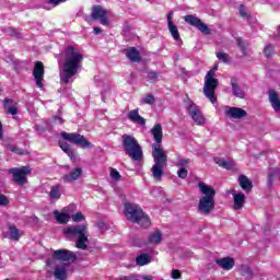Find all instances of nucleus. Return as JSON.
Here are the masks:
<instances>
[{"instance_id": "nucleus-3", "label": "nucleus", "mask_w": 280, "mask_h": 280, "mask_svg": "<svg viewBox=\"0 0 280 280\" xmlns=\"http://www.w3.org/2000/svg\"><path fill=\"white\" fill-rule=\"evenodd\" d=\"M199 191L203 195L199 199L198 211L203 215H209L215 209V189L205 182L198 183Z\"/></svg>"}, {"instance_id": "nucleus-26", "label": "nucleus", "mask_w": 280, "mask_h": 280, "mask_svg": "<svg viewBox=\"0 0 280 280\" xmlns=\"http://www.w3.org/2000/svg\"><path fill=\"white\" fill-rule=\"evenodd\" d=\"M49 196L51 200H60V197L62 196V185L57 184L52 186Z\"/></svg>"}, {"instance_id": "nucleus-55", "label": "nucleus", "mask_w": 280, "mask_h": 280, "mask_svg": "<svg viewBox=\"0 0 280 280\" xmlns=\"http://www.w3.org/2000/svg\"><path fill=\"white\" fill-rule=\"evenodd\" d=\"M68 209H75V205H70L68 208H66V211H68Z\"/></svg>"}, {"instance_id": "nucleus-40", "label": "nucleus", "mask_w": 280, "mask_h": 280, "mask_svg": "<svg viewBox=\"0 0 280 280\" xmlns=\"http://www.w3.org/2000/svg\"><path fill=\"white\" fill-rule=\"evenodd\" d=\"M236 43H237L243 56H246V43H244L241 38L236 39Z\"/></svg>"}, {"instance_id": "nucleus-13", "label": "nucleus", "mask_w": 280, "mask_h": 280, "mask_svg": "<svg viewBox=\"0 0 280 280\" xmlns=\"http://www.w3.org/2000/svg\"><path fill=\"white\" fill-rule=\"evenodd\" d=\"M55 259H58L59 261H71V260L75 259V254H73V252L67 250V249L55 250L52 254V259H48L46 261L47 266H51V264H54Z\"/></svg>"}, {"instance_id": "nucleus-6", "label": "nucleus", "mask_w": 280, "mask_h": 280, "mask_svg": "<svg viewBox=\"0 0 280 280\" xmlns=\"http://www.w3.org/2000/svg\"><path fill=\"white\" fill-rule=\"evenodd\" d=\"M218 71V67H214L205 77V85H203V94L211 102V104H215L218 102V97L215 96V89H218V79H215V72Z\"/></svg>"}, {"instance_id": "nucleus-27", "label": "nucleus", "mask_w": 280, "mask_h": 280, "mask_svg": "<svg viewBox=\"0 0 280 280\" xmlns=\"http://www.w3.org/2000/svg\"><path fill=\"white\" fill-rule=\"evenodd\" d=\"M161 242H163V234L161 231L156 230L149 235V244L158 245L161 244Z\"/></svg>"}, {"instance_id": "nucleus-8", "label": "nucleus", "mask_w": 280, "mask_h": 280, "mask_svg": "<svg viewBox=\"0 0 280 280\" xmlns=\"http://www.w3.org/2000/svg\"><path fill=\"white\" fill-rule=\"evenodd\" d=\"M186 109L196 126H205V124H207V118H205V115L200 110V107L196 105V103L189 101L187 103Z\"/></svg>"}, {"instance_id": "nucleus-34", "label": "nucleus", "mask_w": 280, "mask_h": 280, "mask_svg": "<svg viewBox=\"0 0 280 280\" xmlns=\"http://www.w3.org/2000/svg\"><path fill=\"white\" fill-rule=\"evenodd\" d=\"M102 100L103 102H106L108 97L110 96V85L107 83H103V90L101 91Z\"/></svg>"}, {"instance_id": "nucleus-23", "label": "nucleus", "mask_w": 280, "mask_h": 280, "mask_svg": "<svg viewBox=\"0 0 280 280\" xmlns=\"http://www.w3.org/2000/svg\"><path fill=\"white\" fill-rule=\"evenodd\" d=\"M4 109L8 110L9 115H18L19 107H16V102L12 98H5L3 101Z\"/></svg>"}, {"instance_id": "nucleus-52", "label": "nucleus", "mask_w": 280, "mask_h": 280, "mask_svg": "<svg viewBox=\"0 0 280 280\" xmlns=\"http://www.w3.org/2000/svg\"><path fill=\"white\" fill-rule=\"evenodd\" d=\"M55 124H65V120L60 117H55Z\"/></svg>"}, {"instance_id": "nucleus-39", "label": "nucleus", "mask_w": 280, "mask_h": 280, "mask_svg": "<svg viewBox=\"0 0 280 280\" xmlns=\"http://www.w3.org/2000/svg\"><path fill=\"white\" fill-rule=\"evenodd\" d=\"M264 52L267 58H270V56H272L275 52V47L272 45H267L265 46Z\"/></svg>"}, {"instance_id": "nucleus-41", "label": "nucleus", "mask_w": 280, "mask_h": 280, "mask_svg": "<svg viewBox=\"0 0 280 280\" xmlns=\"http://www.w3.org/2000/svg\"><path fill=\"white\" fill-rule=\"evenodd\" d=\"M110 178H113V180H120L121 175L118 173V171L116 168H112L110 170Z\"/></svg>"}, {"instance_id": "nucleus-50", "label": "nucleus", "mask_w": 280, "mask_h": 280, "mask_svg": "<svg viewBox=\"0 0 280 280\" xmlns=\"http://www.w3.org/2000/svg\"><path fill=\"white\" fill-rule=\"evenodd\" d=\"M65 1L67 0H50V3H52V5H60V3H65Z\"/></svg>"}, {"instance_id": "nucleus-46", "label": "nucleus", "mask_w": 280, "mask_h": 280, "mask_svg": "<svg viewBox=\"0 0 280 280\" xmlns=\"http://www.w3.org/2000/svg\"><path fill=\"white\" fill-rule=\"evenodd\" d=\"M9 150L15 154H23V151L18 147H9Z\"/></svg>"}, {"instance_id": "nucleus-47", "label": "nucleus", "mask_w": 280, "mask_h": 280, "mask_svg": "<svg viewBox=\"0 0 280 280\" xmlns=\"http://www.w3.org/2000/svg\"><path fill=\"white\" fill-rule=\"evenodd\" d=\"M172 279H180V271L178 269L172 271Z\"/></svg>"}, {"instance_id": "nucleus-2", "label": "nucleus", "mask_w": 280, "mask_h": 280, "mask_svg": "<svg viewBox=\"0 0 280 280\" xmlns=\"http://www.w3.org/2000/svg\"><path fill=\"white\" fill-rule=\"evenodd\" d=\"M63 58L65 62L60 80L62 84H71V82H73V75L82 68L84 56H82V52H80L78 48L69 46L63 52Z\"/></svg>"}, {"instance_id": "nucleus-16", "label": "nucleus", "mask_w": 280, "mask_h": 280, "mask_svg": "<svg viewBox=\"0 0 280 280\" xmlns=\"http://www.w3.org/2000/svg\"><path fill=\"white\" fill-rule=\"evenodd\" d=\"M268 101L275 113H280V95L276 90L268 91Z\"/></svg>"}, {"instance_id": "nucleus-37", "label": "nucleus", "mask_w": 280, "mask_h": 280, "mask_svg": "<svg viewBox=\"0 0 280 280\" xmlns=\"http://www.w3.org/2000/svg\"><path fill=\"white\" fill-rule=\"evenodd\" d=\"M217 58L220 62H224L225 65L229 62V54L219 51L217 52Z\"/></svg>"}, {"instance_id": "nucleus-24", "label": "nucleus", "mask_w": 280, "mask_h": 280, "mask_svg": "<svg viewBox=\"0 0 280 280\" xmlns=\"http://www.w3.org/2000/svg\"><path fill=\"white\" fill-rule=\"evenodd\" d=\"M125 54H126V57L128 58V60H130L131 62H139V60H141L139 50H137V48H135V47H129V48L125 49Z\"/></svg>"}, {"instance_id": "nucleus-22", "label": "nucleus", "mask_w": 280, "mask_h": 280, "mask_svg": "<svg viewBox=\"0 0 280 280\" xmlns=\"http://www.w3.org/2000/svg\"><path fill=\"white\" fill-rule=\"evenodd\" d=\"M238 185L241 189L246 191V194L253 191V182H250L245 175L238 176Z\"/></svg>"}, {"instance_id": "nucleus-44", "label": "nucleus", "mask_w": 280, "mask_h": 280, "mask_svg": "<svg viewBox=\"0 0 280 280\" xmlns=\"http://www.w3.org/2000/svg\"><path fill=\"white\" fill-rule=\"evenodd\" d=\"M190 161L187 159H178L177 165L178 167H186V165H189Z\"/></svg>"}, {"instance_id": "nucleus-28", "label": "nucleus", "mask_w": 280, "mask_h": 280, "mask_svg": "<svg viewBox=\"0 0 280 280\" xmlns=\"http://www.w3.org/2000/svg\"><path fill=\"white\" fill-rule=\"evenodd\" d=\"M54 215L59 224H67V222L71 220V215L69 213L58 212V210L54 211Z\"/></svg>"}, {"instance_id": "nucleus-7", "label": "nucleus", "mask_w": 280, "mask_h": 280, "mask_svg": "<svg viewBox=\"0 0 280 280\" xmlns=\"http://www.w3.org/2000/svg\"><path fill=\"white\" fill-rule=\"evenodd\" d=\"M66 235H78V240L75 243L77 248L81 250H86V243L89 242V237L86 236V225H75L70 226L65 230Z\"/></svg>"}, {"instance_id": "nucleus-19", "label": "nucleus", "mask_w": 280, "mask_h": 280, "mask_svg": "<svg viewBox=\"0 0 280 280\" xmlns=\"http://www.w3.org/2000/svg\"><path fill=\"white\" fill-rule=\"evenodd\" d=\"M217 264L222 270H233L235 267V260L231 257L217 259Z\"/></svg>"}, {"instance_id": "nucleus-32", "label": "nucleus", "mask_w": 280, "mask_h": 280, "mask_svg": "<svg viewBox=\"0 0 280 280\" xmlns=\"http://www.w3.org/2000/svg\"><path fill=\"white\" fill-rule=\"evenodd\" d=\"M59 147L61 148L62 151L68 154L69 158L74 159L75 154L73 153V150H71V145L65 141H59Z\"/></svg>"}, {"instance_id": "nucleus-36", "label": "nucleus", "mask_w": 280, "mask_h": 280, "mask_svg": "<svg viewBox=\"0 0 280 280\" xmlns=\"http://www.w3.org/2000/svg\"><path fill=\"white\" fill-rule=\"evenodd\" d=\"M147 80L154 84V82H159V73L156 71H149L147 74Z\"/></svg>"}, {"instance_id": "nucleus-35", "label": "nucleus", "mask_w": 280, "mask_h": 280, "mask_svg": "<svg viewBox=\"0 0 280 280\" xmlns=\"http://www.w3.org/2000/svg\"><path fill=\"white\" fill-rule=\"evenodd\" d=\"M156 98L154 97V95L152 94H145L141 100H140V104H149L150 106H152V104H155Z\"/></svg>"}, {"instance_id": "nucleus-53", "label": "nucleus", "mask_w": 280, "mask_h": 280, "mask_svg": "<svg viewBox=\"0 0 280 280\" xmlns=\"http://www.w3.org/2000/svg\"><path fill=\"white\" fill-rule=\"evenodd\" d=\"M94 34H102V28L101 27H94L93 30Z\"/></svg>"}, {"instance_id": "nucleus-9", "label": "nucleus", "mask_w": 280, "mask_h": 280, "mask_svg": "<svg viewBox=\"0 0 280 280\" xmlns=\"http://www.w3.org/2000/svg\"><path fill=\"white\" fill-rule=\"evenodd\" d=\"M61 137L69 141L70 143H73L74 145H79L80 148L86 149L91 148V142L84 138V136L80 133H68V132H61Z\"/></svg>"}, {"instance_id": "nucleus-18", "label": "nucleus", "mask_w": 280, "mask_h": 280, "mask_svg": "<svg viewBox=\"0 0 280 280\" xmlns=\"http://www.w3.org/2000/svg\"><path fill=\"white\" fill-rule=\"evenodd\" d=\"M233 209L234 211H241V209H244V205L246 203V195L242 192H234L233 194Z\"/></svg>"}, {"instance_id": "nucleus-11", "label": "nucleus", "mask_w": 280, "mask_h": 280, "mask_svg": "<svg viewBox=\"0 0 280 280\" xmlns=\"http://www.w3.org/2000/svg\"><path fill=\"white\" fill-rule=\"evenodd\" d=\"M31 172L32 171L26 166L9 170V174H12L14 183L21 187H23V185H27V174Z\"/></svg>"}, {"instance_id": "nucleus-25", "label": "nucleus", "mask_w": 280, "mask_h": 280, "mask_svg": "<svg viewBox=\"0 0 280 280\" xmlns=\"http://www.w3.org/2000/svg\"><path fill=\"white\" fill-rule=\"evenodd\" d=\"M232 93L234 97H238L240 100H244L246 97V92L240 86V84L235 83V81H231Z\"/></svg>"}, {"instance_id": "nucleus-15", "label": "nucleus", "mask_w": 280, "mask_h": 280, "mask_svg": "<svg viewBox=\"0 0 280 280\" xmlns=\"http://www.w3.org/2000/svg\"><path fill=\"white\" fill-rule=\"evenodd\" d=\"M224 115H226V117H231L232 119H243V117H246L248 114L246 110L240 107L225 106Z\"/></svg>"}, {"instance_id": "nucleus-33", "label": "nucleus", "mask_w": 280, "mask_h": 280, "mask_svg": "<svg viewBox=\"0 0 280 280\" xmlns=\"http://www.w3.org/2000/svg\"><path fill=\"white\" fill-rule=\"evenodd\" d=\"M168 32L171 33L174 40H180V33L178 32V27H176L174 23H171L168 25Z\"/></svg>"}, {"instance_id": "nucleus-48", "label": "nucleus", "mask_w": 280, "mask_h": 280, "mask_svg": "<svg viewBox=\"0 0 280 280\" xmlns=\"http://www.w3.org/2000/svg\"><path fill=\"white\" fill-rule=\"evenodd\" d=\"M243 272H244L243 273L244 277H252L253 276V270H250V268H248V267H245Z\"/></svg>"}, {"instance_id": "nucleus-14", "label": "nucleus", "mask_w": 280, "mask_h": 280, "mask_svg": "<svg viewBox=\"0 0 280 280\" xmlns=\"http://www.w3.org/2000/svg\"><path fill=\"white\" fill-rule=\"evenodd\" d=\"M45 77V66L43 61H36L33 70V78L35 80V84L38 89H43V78Z\"/></svg>"}, {"instance_id": "nucleus-49", "label": "nucleus", "mask_w": 280, "mask_h": 280, "mask_svg": "<svg viewBox=\"0 0 280 280\" xmlns=\"http://www.w3.org/2000/svg\"><path fill=\"white\" fill-rule=\"evenodd\" d=\"M9 32L10 36H14V38H21V34H19L16 30L11 28Z\"/></svg>"}, {"instance_id": "nucleus-29", "label": "nucleus", "mask_w": 280, "mask_h": 280, "mask_svg": "<svg viewBox=\"0 0 280 280\" xmlns=\"http://www.w3.org/2000/svg\"><path fill=\"white\" fill-rule=\"evenodd\" d=\"M214 163L224 170H233L235 167V162L233 161H225L224 159L215 158Z\"/></svg>"}, {"instance_id": "nucleus-21", "label": "nucleus", "mask_w": 280, "mask_h": 280, "mask_svg": "<svg viewBox=\"0 0 280 280\" xmlns=\"http://www.w3.org/2000/svg\"><path fill=\"white\" fill-rule=\"evenodd\" d=\"M67 268H68L67 264H62L60 266H57L55 268V271H54L55 279H57V280H67L68 279Z\"/></svg>"}, {"instance_id": "nucleus-56", "label": "nucleus", "mask_w": 280, "mask_h": 280, "mask_svg": "<svg viewBox=\"0 0 280 280\" xmlns=\"http://www.w3.org/2000/svg\"><path fill=\"white\" fill-rule=\"evenodd\" d=\"M143 279H144V280H152V277H150V276H144Z\"/></svg>"}, {"instance_id": "nucleus-1", "label": "nucleus", "mask_w": 280, "mask_h": 280, "mask_svg": "<svg viewBox=\"0 0 280 280\" xmlns=\"http://www.w3.org/2000/svg\"><path fill=\"white\" fill-rule=\"evenodd\" d=\"M151 135L155 143L152 144V156L154 165L151 168L154 180H161L163 178V170L167 167V153L161 147L163 143V127L161 124L155 125L151 129Z\"/></svg>"}, {"instance_id": "nucleus-45", "label": "nucleus", "mask_w": 280, "mask_h": 280, "mask_svg": "<svg viewBox=\"0 0 280 280\" xmlns=\"http://www.w3.org/2000/svg\"><path fill=\"white\" fill-rule=\"evenodd\" d=\"M9 202L10 200H8V197L0 192V206L5 207V205H9Z\"/></svg>"}, {"instance_id": "nucleus-30", "label": "nucleus", "mask_w": 280, "mask_h": 280, "mask_svg": "<svg viewBox=\"0 0 280 280\" xmlns=\"http://www.w3.org/2000/svg\"><path fill=\"white\" fill-rule=\"evenodd\" d=\"M9 234L11 240H14V242H19V240L23 237V231L19 230L14 225L9 226Z\"/></svg>"}, {"instance_id": "nucleus-38", "label": "nucleus", "mask_w": 280, "mask_h": 280, "mask_svg": "<svg viewBox=\"0 0 280 280\" xmlns=\"http://www.w3.org/2000/svg\"><path fill=\"white\" fill-rule=\"evenodd\" d=\"M240 15L242 16V19H245L246 21H250V15L248 14V12H246V9L244 8L243 4L240 5Z\"/></svg>"}, {"instance_id": "nucleus-4", "label": "nucleus", "mask_w": 280, "mask_h": 280, "mask_svg": "<svg viewBox=\"0 0 280 280\" xmlns=\"http://www.w3.org/2000/svg\"><path fill=\"white\" fill-rule=\"evenodd\" d=\"M125 215L129 222H135V224H140L148 229L150 226V217H148L141 207L135 203H125Z\"/></svg>"}, {"instance_id": "nucleus-43", "label": "nucleus", "mask_w": 280, "mask_h": 280, "mask_svg": "<svg viewBox=\"0 0 280 280\" xmlns=\"http://www.w3.org/2000/svg\"><path fill=\"white\" fill-rule=\"evenodd\" d=\"M188 171L185 167H179L177 172L178 178H187Z\"/></svg>"}, {"instance_id": "nucleus-54", "label": "nucleus", "mask_w": 280, "mask_h": 280, "mask_svg": "<svg viewBox=\"0 0 280 280\" xmlns=\"http://www.w3.org/2000/svg\"><path fill=\"white\" fill-rule=\"evenodd\" d=\"M0 139H3V125L0 122Z\"/></svg>"}, {"instance_id": "nucleus-12", "label": "nucleus", "mask_w": 280, "mask_h": 280, "mask_svg": "<svg viewBox=\"0 0 280 280\" xmlns=\"http://www.w3.org/2000/svg\"><path fill=\"white\" fill-rule=\"evenodd\" d=\"M91 16L94 21H100L101 25H110V22L108 21V11L102 8V5H94L92 8Z\"/></svg>"}, {"instance_id": "nucleus-17", "label": "nucleus", "mask_w": 280, "mask_h": 280, "mask_svg": "<svg viewBox=\"0 0 280 280\" xmlns=\"http://www.w3.org/2000/svg\"><path fill=\"white\" fill-rule=\"evenodd\" d=\"M127 119L132 121V124H137V126H145V118L139 115V108L132 109L127 114Z\"/></svg>"}, {"instance_id": "nucleus-31", "label": "nucleus", "mask_w": 280, "mask_h": 280, "mask_svg": "<svg viewBox=\"0 0 280 280\" xmlns=\"http://www.w3.org/2000/svg\"><path fill=\"white\" fill-rule=\"evenodd\" d=\"M150 261H152V258L148 254H140L136 258L137 266H148V264H150Z\"/></svg>"}, {"instance_id": "nucleus-42", "label": "nucleus", "mask_w": 280, "mask_h": 280, "mask_svg": "<svg viewBox=\"0 0 280 280\" xmlns=\"http://www.w3.org/2000/svg\"><path fill=\"white\" fill-rule=\"evenodd\" d=\"M71 219L73 222H82V220H84V214H82V212H77L75 214H72Z\"/></svg>"}, {"instance_id": "nucleus-10", "label": "nucleus", "mask_w": 280, "mask_h": 280, "mask_svg": "<svg viewBox=\"0 0 280 280\" xmlns=\"http://www.w3.org/2000/svg\"><path fill=\"white\" fill-rule=\"evenodd\" d=\"M184 21L185 23H188V25H191L192 27L199 30L201 34H206V36H209V34H211L209 26L196 15L188 14L184 16Z\"/></svg>"}, {"instance_id": "nucleus-51", "label": "nucleus", "mask_w": 280, "mask_h": 280, "mask_svg": "<svg viewBox=\"0 0 280 280\" xmlns=\"http://www.w3.org/2000/svg\"><path fill=\"white\" fill-rule=\"evenodd\" d=\"M174 15V12H170L168 14H167V23H168V25H172V23H174L173 21H172V16Z\"/></svg>"}, {"instance_id": "nucleus-20", "label": "nucleus", "mask_w": 280, "mask_h": 280, "mask_svg": "<svg viewBox=\"0 0 280 280\" xmlns=\"http://www.w3.org/2000/svg\"><path fill=\"white\" fill-rule=\"evenodd\" d=\"M82 176V168L75 167L70 173L66 174L62 177L63 183H73V180H78Z\"/></svg>"}, {"instance_id": "nucleus-5", "label": "nucleus", "mask_w": 280, "mask_h": 280, "mask_svg": "<svg viewBox=\"0 0 280 280\" xmlns=\"http://www.w3.org/2000/svg\"><path fill=\"white\" fill-rule=\"evenodd\" d=\"M121 141L125 153L128 154L132 161H141L143 159V149L141 144H139V141H137V138L130 135H122Z\"/></svg>"}]
</instances>
